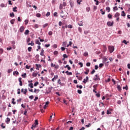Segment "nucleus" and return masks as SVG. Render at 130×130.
Segmentation results:
<instances>
[{
    "instance_id": "nucleus-1",
    "label": "nucleus",
    "mask_w": 130,
    "mask_h": 130,
    "mask_svg": "<svg viewBox=\"0 0 130 130\" xmlns=\"http://www.w3.org/2000/svg\"><path fill=\"white\" fill-rule=\"evenodd\" d=\"M108 50L110 53H112L113 51H114V46H108Z\"/></svg>"
},
{
    "instance_id": "nucleus-2",
    "label": "nucleus",
    "mask_w": 130,
    "mask_h": 130,
    "mask_svg": "<svg viewBox=\"0 0 130 130\" xmlns=\"http://www.w3.org/2000/svg\"><path fill=\"white\" fill-rule=\"evenodd\" d=\"M52 87H49L48 90L46 91L45 94H49V93H51V90L52 89Z\"/></svg>"
},
{
    "instance_id": "nucleus-3",
    "label": "nucleus",
    "mask_w": 130,
    "mask_h": 130,
    "mask_svg": "<svg viewBox=\"0 0 130 130\" xmlns=\"http://www.w3.org/2000/svg\"><path fill=\"white\" fill-rule=\"evenodd\" d=\"M107 25L108 27H111V26H113V21H108L107 22Z\"/></svg>"
},
{
    "instance_id": "nucleus-4",
    "label": "nucleus",
    "mask_w": 130,
    "mask_h": 130,
    "mask_svg": "<svg viewBox=\"0 0 130 130\" xmlns=\"http://www.w3.org/2000/svg\"><path fill=\"white\" fill-rule=\"evenodd\" d=\"M88 81H89V77L86 76V78L84 79L82 82L84 84H86L87 83V82H88Z\"/></svg>"
},
{
    "instance_id": "nucleus-5",
    "label": "nucleus",
    "mask_w": 130,
    "mask_h": 130,
    "mask_svg": "<svg viewBox=\"0 0 130 130\" xmlns=\"http://www.w3.org/2000/svg\"><path fill=\"white\" fill-rule=\"evenodd\" d=\"M69 3L71 6V8L73 9L74 8V1L73 0H70Z\"/></svg>"
},
{
    "instance_id": "nucleus-6",
    "label": "nucleus",
    "mask_w": 130,
    "mask_h": 130,
    "mask_svg": "<svg viewBox=\"0 0 130 130\" xmlns=\"http://www.w3.org/2000/svg\"><path fill=\"white\" fill-rule=\"evenodd\" d=\"M40 54L41 56H44V59L45 58V55H44V50H43V49H42Z\"/></svg>"
},
{
    "instance_id": "nucleus-7",
    "label": "nucleus",
    "mask_w": 130,
    "mask_h": 130,
    "mask_svg": "<svg viewBox=\"0 0 130 130\" xmlns=\"http://www.w3.org/2000/svg\"><path fill=\"white\" fill-rule=\"evenodd\" d=\"M10 121H11V119H10L9 117H7L6 119L5 122H6L7 124H9V123H10Z\"/></svg>"
},
{
    "instance_id": "nucleus-8",
    "label": "nucleus",
    "mask_w": 130,
    "mask_h": 130,
    "mask_svg": "<svg viewBox=\"0 0 130 130\" xmlns=\"http://www.w3.org/2000/svg\"><path fill=\"white\" fill-rule=\"evenodd\" d=\"M19 82V86H23V82H22V78L20 77L18 79Z\"/></svg>"
},
{
    "instance_id": "nucleus-9",
    "label": "nucleus",
    "mask_w": 130,
    "mask_h": 130,
    "mask_svg": "<svg viewBox=\"0 0 130 130\" xmlns=\"http://www.w3.org/2000/svg\"><path fill=\"white\" fill-rule=\"evenodd\" d=\"M67 49V53H69V49L68 48H64V47H61V50L62 51H64Z\"/></svg>"
},
{
    "instance_id": "nucleus-10",
    "label": "nucleus",
    "mask_w": 130,
    "mask_h": 130,
    "mask_svg": "<svg viewBox=\"0 0 130 130\" xmlns=\"http://www.w3.org/2000/svg\"><path fill=\"white\" fill-rule=\"evenodd\" d=\"M25 29V28H24V26H22L20 27L19 28V31L21 33H22V32L24 31V30Z\"/></svg>"
},
{
    "instance_id": "nucleus-11",
    "label": "nucleus",
    "mask_w": 130,
    "mask_h": 130,
    "mask_svg": "<svg viewBox=\"0 0 130 130\" xmlns=\"http://www.w3.org/2000/svg\"><path fill=\"white\" fill-rule=\"evenodd\" d=\"M107 60H108V58H107L106 57H104L103 58V63H105V62H106Z\"/></svg>"
},
{
    "instance_id": "nucleus-12",
    "label": "nucleus",
    "mask_w": 130,
    "mask_h": 130,
    "mask_svg": "<svg viewBox=\"0 0 130 130\" xmlns=\"http://www.w3.org/2000/svg\"><path fill=\"white\" fill-rule=\"evenodd\" d=\"M119 16H120V14H119V13L117 12L115 13V14L114 15V17L115 18H119Z\"/></svg>"
},
{
    "instance_id": "nucleus-13",
    "label": "nucleus",
    "mask_w": 130,
    "mask_h": 130,
    "mask_svg": "<svg viewBox=\"0 0 130 130\" xmlns=\"http://www.w3.org/2000/svg\"><path fill=\"white\" fill-rule=\"evenodd\" d=\"M15 21H16L15 19H13L10 20V23L12 25H14L15 24Z\"/></svg>"
},
{
    "instance_id": "nucleus-14",
    "label": "nucleus",
    "mask_w": 130,
    "mask_h": 130,
    "mask_svg": "<svg viewBox=\"0 0 130 130\" xmlns=\"http://www.w3.org/2000/svg\"><path fill=\"white\" fill-rule=\"evenodd\" d=\"M65 73L69 76H72V75H73V73L72 72H69V71H67Z\"/></svg>"
},
{
    "instance_id": "nucleus-15",
    "label": "nucleus",
    "mask_w": 130,
    "mask_h": 130,
    "mask_svg": "<svg viewBox=\"0 0 130 130\" xmlns=\"http://www.w3.org/2000/svg\"><path fill=\"white\" fill-rule=\"evenodd\" d=\"M0 7L1 8H6L7 7V5H5L4 3H2L1 5H0Z\"/></svg>"
},
{
    "instance_id": "nucleus-16",
    "label": "nucleus",
    "mask_w": 130,
    "mask_h": 130,
    "mask_svg": "<svg viewBox=\"0 0 130 130\" xmlns=\"http://www.w3.org/2000/svg\"><path fill=\"white\" fill-rule=\"evenodd\" d=\"M98 80H99V81H100V77L99 76V77H95V78H93V80L94 81H98Z\"/></svg>"
},
{
    "instance_id": "nucleus-17",
    "label": "nucleus",
    "mask_w": 130,
    "mask_h": 130,
    "mask_svg": "<svg viewBox=\"0 0 130 130\" xmlns=\"http://www.w3.org/2000/svg\"><path fill=\"white\" fill-rule=\"evenodd\" d=\"M28 87H30V88H31V89H33V88L34 87V86H33V83H30L28 84Z\"/></svg>"
},
{
    "instance_id": "nucleus-18",
    "label": "nucleus",
    "mask_w": 130,
    "mask_h": 130,
    "mask_svg": "<svg viewBox=\"0 0 130 130\" xmlns=\"http://www.w3.org/2000/svg\"><path fill=\"white\" fill-rule=\"evenodd\" d=\"M10 17L11 18H14V17H15V14H14V12L10 13Z\"/></svg>"
},
{
    "instance_id": "nucleus-19",
    "label": "nucleus",
    "mask_w": 130,
    "mask_h": 130,
    "mask_svg": "<svg viewBox=\"0 0 130 130\" xmlns=\"http://www.w3.org/2000/svg\"><path fill=\"white\" fill-rule=\"evenodd\" d=\"M29 32H30V31H29L28 29H26L24 32V35H28V34H29Z\"/></svg>"
},
{
    "instance_id": "nucleus-20",
    "label": "nucleus",
    "mask_w": 130,
    "mask_h": 130,
    "mask_svg": "<svg viewBox=\"0 0 130 130\" xmlns=\"http://www.w3.org/2000/svg\"><path fill=\"white\" fill-rule=\"evenodd\" d=\"M121 16L122 17H125V12L124 11H122L121 12Z\"/></svg>"
},
{
    "instance_id": "nucleus-21",
    "label": "nucleus",
    "mask_w": 130,
    "mask_h": 130,
    "mask_svg": "<svg viewBox=\"0 0 130 130\" xmlns=\"http://www.w3.org/2000/svg\"><path fill=\"white\" fill-rule=\"evenodd\" d=\"M117 88L118 89V91H121V87H120V85H117Z\"/></svg>"
},
{
    "instance_id": "nucleus-22",
    "label": "nucleus",
    "mask_w": 130,
    "mask_h": 130,
    "mask_svg": "<svg viewBox=\"0 0 130 130\" xmlns=\"http://www.w3.org/2000/svg\"><path fill=\"white\" fill-rule=\"evenodd\" d=\"M106 11H108V13H109V12H110V7H107L106 8Z\"/></svg>"
},
{
    "instance_id": "nucleus-23",
    "label": "nucleus",
    "mask_w": 130,
    "mask_h": 130,
    "mask_svg": "<svg viewBox=\"0 0 130 130\" xmlns=\"http://www.w3.org/2000/svg\"><path fill=\"white\" fill-rule=\"evenodd\" d=\"M37 75H38V73H36L35 72H34L32 73V77H37Z\"/></svg>"
},
{
    "instance_id": "nucleus-24",
    "label": "nucleus",
    "mask_w": 130,
    "mask_h": 130,
    "mask_svg": "<svg viewBox=\"0 0 130 130\" xmlns=\"http://www.w3.org/2000/svg\"><path fill=\"white\" fill-rule=\"evenodd\" d=\"M13 12H18V10H17V7H14L13 8Z\"/></svg>"
},
{
    "instance_id": "nucleus-25",
    "label": "nucleus",
    "mask_w": 130,
    "mask_h": 130,
    "mask_svg": "<svg viewBox=\"0 0 130 130\" xmlns=\"http://www.w3.org/2000/svg\"><path fill=\"white\" fill-rule=\"evenodd\" d=\"M122 43H124V44H125L126 45V44H127V43H128V42H127L126 40H123L122 41Z\"/></svg>"
},
{
    "instance_id": "nucleus-26",
    "label": "nucleus",
    "mask_w": 130,
    "mask_h": 130,
    "mask_svg": "<svg viewBox=\"0 0 130 130\" xmlns=\"http://www.w3.org/2000/svg\"><path fill=\"white\" fill-rule=\"evenodd\" d=\"M62 46H63V47H67V43L66 42H63L62 43Z\"/></svg>"
},
{
    "instance_id": "nucleus-27",
    "label": "nucleus",
    "mask_w": 130,
    "mask_h": 130,
    "mask_svg": "<svg viewBox=\"0 0 130 130\" xmlns=\"http://www.w3.org/2000/svg\"><path fill=\"white\" fill-rule=\"evenodd\" d=\"M38 84H39V82H38V81H36L34 84V86L35 87H37V85H38Z\"/></svg>"
},
{
    "instance_id": "nucleus-28",
    "label": "nucleus",
    "mask_w": 130,
    "mask_h": 130,
    "mask_svg": "<svg viewBox=\"0 0 130 130\" xmlns=\"http://www.w3.org/2000/svg\"><path fill=\"white\" fill-rule=\"evenodd\" d=\"M77 88H79V89H83V86L82 85H76Z\"/></svg>"
},
{
    "instance_id": "nucleus-29",
    "label": "nucleus",
    "mask_w": 130,
    "mask_h": 130,
    "mask_svg": "<svg viewBox=\"0 0 130 130\" xmlns=\"http://www.w3.org/2000/svg\"><path fill=\"white\" fill-rule=\"evenodd\" d=\"M21 77H22L23 78H26L27 77V74L24 73L23 74H22Z\"/></svg>"
},
{
    "instance_id": "nucleus-30",
    "label": "nucleus",
    "mask_w": 130,
    "mask_h": 130,
    "mask_svg": "<svg viewBox=\"0 0 130 130\" xmlns=\"http://www.w3.org/2000/svg\"><path fill=\"white\" fill-rule=\"evenodd\" d=\"M27 50L28 51H29V52H30V51H31L32 50V47H28L27 48Z\"/></svg>"
},
{
    "instance_id": "nucleus-31",
    "label": "nucleus",
    "mask_w": 130,
    "mask_h": 130,
    "mask_svg": "<svg viewBox=\"0 0 130 130\" xmlns=\"http://www.w3.org/2000/svg\"><path fill=\"white\" fill-rule=\"evenodd\" d=\"M118 10V8H117V6H115L113 7V11L115 12V11H117Z\"/></svg>"
},
{
    "instance_id": "nucleus-32",
    "label": "nucleus",
    "mask_w": 130,
    "mask_h": 130,
    "mask_svg": "<svg viewBox=\"0 0 130 130\" xmlns=\"http://www.w3.org/2000/svg\"><path fill=\"white\" fill-rule=\"evenodd\" d=\"M28 23H29V20H28V19H26L24 20V24L25 25H27Z\"/></svg>"
},
{
    "instance_id": "nucleus-33",
    "label": "nucleus",
    "mask_w": 130,
    "mask_h": 130,
    "mask_svg": "<svg viewBox=\"0 0 130 130\" xmlns=\"http://www.w3.org/2000/svg\"><path fill=\"white\" fill-rule=\"evenodd\" d=\"M13 72V69H8V74H11Z\"/></svg>"
},
{
    "instance_id": "nucleus-34",
    "label": "nucleus",
    "mask_w": 130,
    "mask_h": 130,
    "mask_svg": "<svg viewBox=\"0 0 130 130\" xmlns=\"http://www.w3.org/2000/svg\"><path fill=\"white\" fill-rule=\"evenodd\" d=\"M98 86V84L94 85L93 86V89H94V90H97V88H97V86Z\"/></svg>"
},
{
    "instance_id": "nucleus-35",
    "label": "nucleus",
    "mask_w": 130,
    "mask_h": 130,
    "mask_svg": "<svg viewBox=\"0 0 130 130\" xmlns=\"http://www.w3.org/2000/svg\"><path fill=\"white\" fill-rule=\"evenodd\" d=\"M38 120H35L34 125H36H36H38Z\"/></svg>"
},
{
    "instance_id": "nucleus-36",
    "label": "nucleus",
    "mask_w": 130,
    "mask_h": 130,
    "mask_svg": "<svg viewBox=\"0 0 130 130\" xmlns=\"http://www.w3.org/2000/svg\"><path fill=\"white\" fill-rule=\"evenodd\" d=\"M108 18L109 19H112V15H111V14H108Z\"/></svg>"
},
{
    "instance_id": "nucleus-37",
    "label": "nucleus",
    "mask_w": 130,
    "mask_h": 130,
    "mask_svg": "<svg viewBox=\"0 0 130 130\" xmlns=\"http://www.w3.org/2000/svg\"><path fill=\"white\" fill-rule=\"evenodd\" d=\"M36 16L38 17V18H40L41 17V14L40 13H37L36 14Z\"/></svg>"
},
{
    "instance_id": "nucleus-38",
    "label": "nucleus",
    "mask_w": 130,
    "mask_h": 130,
    "mask_svg": "<svg viewBox=\"0 0 130 130\" xmlns=\"http://www.w3.org/2000/svg\"><path fill=\"white\" fill-rule=\"evenodd\" d=\"M123 89L125 90H128V87H127V85H126L125 86L123 87Z\"/></svg>"
},
{
    "instance_id": "nucleus-39",
    "label": "nucleus",
    "mask_w": 130,
    "mask_h": 130,
    "mask_svg": "<svg viewBox=\"0 0 130 130\" xmlns=\"http://www.w3.org/2000/svg\"><path fill=\"white\" fill-rule=\"evenodd\" d=\"M99 67V68H103V67H104V64L101 63H100Z\"/></svg>"
},
{
    "instance_id": "nucleus-40",
    "label": "nucleus",
    "mask_w": 130,
    "mask_h": 130,
    "mask_svg": "<svg viewBox=\"0 0 130 130\" xmlns=\"http://www.w3.org/2000/svg\"><path fill=\"white\" fill-rule=\"evenodd\" d=\"M36 44H38V45H41V43H40V42H39V40H37L36 41Z\"/></svg>"
},
{
    "instance_id": "nucleus-41",
    "label": "nucleus",
    "mask_w": 130,
    "mask_h": 130,
    "mask_svg": "<svg viewBox=\"0 0 130 130\" xmlns=\"http://www.w3.org/2000/svg\"><path fill=\"white\" fill-rule=\"evenodd\" d=\"M46 17H49V16H50V12H48L46 14Z\"/></svg>"
},
{
    "instance_id": "nucleus-42",
    "label": "nucleus",
    "mask_w": 130,
    "mask_h": 130,
    "mask_svg": "<svg viewBox=\"0 0 130 130\" xmlns=\"http://www.w3.org/2000/svg\"><path fill=\"white\" fill-rule=\"evenodd\" d=\"M3 52H4V49H3V48H0V54H3Z\"/></svg>"
},
{
    "instance_id": "nucleus-43",
    "label": "nucleus",
    "mask_w": 130,
    "mask_h": 130,
    "mask_svg": "<svg viewBox=\"0 0 130 130\" xmlns=\"http://www.w3.org/2000/svg\"><path fill=\"white\" fill-rule=\"evenodd\" d=\"M94 2H96L95 5L96 6H98V5H99V1H98V0H94Z\"/></svg>"
},
{
    "instance_id": "nucleus-44",
    "label": "nucleus",
    "mask_w": 130,
    "mask_h": 130,
    "mask_svg": "<svg viewBox=\"0 0 130 130\" xmlns=\"http://www.w3.org/2000/svg\"><path fill=\"white\" fill-rule=\"evenodd\" d=\"M78 31L80 33H82V28L81 27H78Z\"/></svg>"
},
{
    "instance_id": "nucleus-45",
    "label": "nucleus",
    "mask_w": 130,
    "mask_h": 130,
    "mask_svg": "<svg viewBox=\"0 0 130 130\" xmlns=\"http://www.w3.org/2000/svg\"><path fill=\"white\" fill-rule=\"evenodd\" d=\"M83 55H84V56H87V55H88V52H84V54H83Z\"/></svg>"
},
{
    "instance_id": "nucleus-46",
    "label": "nucleus",
    "mask_w": 130,
    "mask_h": 130,
    "mask_svg": "<svg viewBox=\"0 0 130 130\" xmlns=\"http://www.w3.org/2000/svg\"><path fill=\"white\" fill-rule=\"evenodd\" d=\"M28 45H31V46H33L34 45V43H33L32 42H31V43H29L28 44Z\"/></svg>"
},
{
    "instance_id": "nucleus-47",
    "label": "nucleus",
    "mask_w": 130,
    "mask_h": 130,
    "mask_svg": "<svg viewBox=\"0 0 130 130\" xmlns=\"http://www.w3.org/2000/svg\"><path fill=\"white\" fill-rule=\"evenodd\" d=\"M27 92H28V90H27V89H25L23 92V94H24V95H26V94H27Z\"/></svg>"
},
{
    "instance_id": "nucleus-48",
    "label": "nucleus",
    "mask_w": 130,
    "mask_h": 130,
    "mask_svg": "<svg viewBox=\"0 0 130 130\" xmlns=\"http://www.w3.org/2000/svg\"><path fill=\"white\" fill-rule=\"evenodd\" d=\"M78 64H79V66H80V68H83V63H82V62H79L78 63Z\"/></svg>"
},
{
    "instance_id": "nucleus-49",
    "label": "nucleus",
    "mask_w": 130,
    "mask_h": 130,
    "mask_svg": "<svg viewBox=\"0 0 130 130\" xmlns=\"http://www.w3.org/2000/svg\"><path fill=\"white\" fill-rule=\"evenodd\" d=\"M77 93H78V94H82V90L81 89H78L77 90Z\"/></svg>"
},
{
    "instance_id": "nucleus-50",
    "label": "nucleus",
    "mask_w": 130,
    "mask_h": 130,
    "mask_svg": "<svg viewBox=\"0 0 130 130\" xmlns=\"http://www.w3.org/2000/svg\"><path fill=\"white\" fill-rule=\"evenodd\" d=\"M90 7H86V12H90Z\"/></svg>"
},
{
    "instance_id": "nucleus-51",
    "label": "nucleus",
    "mask_w": 130,
    "mask_h": 130,
    "mask_svg": "<svg viewBox=\"0 0 130 130\" xmlns=\"http://www.w3.org/2000/svg\"><path fill=\"white\" fill-rule=\"evenodd\" d=\"M15 74L16 75H19V72H18V71H14L13 75H15Z\"/></svg>"
},
{
    "instance_id": "nucleus-52",
    "label": "nucleus",
    "mask_w": 130,
    "mask_h": 130,
    "mask_svg": "<svg viewBox=\"0 0 130 130\" xmlns=\"http://www.w3.org/2000/svg\"><path fill=\"white\" fill-rule=\"evenodd\" d=\"M63 5L62 4H60L59 5V10H62Z\"/></svg>"
},
{
    "instance_id": "nucleus-53",
    "label": "nucleus",
    "mask_w": 130,
    "mask_h": 130,
    "mask_svg": "<svg viewBox=\"0 0 130 130\" xmlns=\"http://www.w3.org/2000/svg\"><path fill=\"white\" fill-rule=\"evenodd\" d=\"M54 55H56L58 54V51H54Z\"/></svg>"
},
{
    "instance_id": "nucleus-54",
    "label": "nucleus",
    "mask_w": 130,
    "mask_h": 130,
    "mask_svg": "<svg viewBox=\"0 0 130 130\" xmlns=\"http://www.w3.org/2000/svg\"><path fill=\"white\" fill-rule=\"evenodd\" d=\"M81 2H82V0H77V3L78 5H81Z\"/></svg>"
},
{
    "instance_id": "nucleus-55",
    "label": "nucleus",
    "mask_w": 130,
    "mask_h": 130,
    "mask_svg": "<svg viewBox=\"0 0 130 130\" xmlns=\"http://www.w3.org/2000/svg\"><path fill=\"white\" fill-rule=\"evenodd\" d=\"M91 124L89 123H88V124L86 125L85 126L86 127H90V126H91Z\"/></svg>"
},
{
    "instance_id": "nucleus-56",
    "label": "nucleus",
    "mask_w": 130,
    "mask_h": 130,
    "mask_svg": "<svg viewBox=\"0 0 130 130\" xmlns=\"http://www.w3.org/2000/svg\"><path fill=\"white\" fill-rule=\"evenodd\" d=\"M68 28H69V29H72V28H73V25H72V24H69V25H68Z\"/></svg>"
},
{
    "instance_id": "nucleus-57",
    "label": "nucleus",
    "mask_w": 130,
    "mask_h": 130,
    "mask_svg": "<svg viewBox=\"0 0 130 130\" xmlns=\"http://www.w3.org/2000/svg\"><path fill=\"white\" fill-rule=\"evenodd\" d=\"M95 94H96V97H98V98H99V97H100V93L96 92V93H95Z\"/></svg>"
},
{
    "instance_id": "nucleus-58",
    "label": "nucleus",
    "mask_w": 130,
    "mask_h": 130,
    "mask_svg": "<svg viewBox=\"0 0 130 130\" xmlns=\"http://www.w3.org/2000/svg\"><path fill=\"white\" fill-rule=\"evenodd\" d=\"M86 67H90V66H91V63H90V62H87L86 63Z\"/></svg>"
},
{
    "instance_id": "nucleus-59",
    "label": "nucleus",
    "mask_w": 130,
    "mask_h": 130,
    "mask_svg": "<svg viewBox=\"0 0 130 130\" xmlns=\"http://www.w3.org/2000/svg\"><path fill=\"white\" fill-rule=\"evenodd\" d=\"M63 57L64 58H68V55H67V54H64L63 55Z\"/></svg>"
},
{
    "instance_id": "nucleus-60",
    "label": "nucleus",
    "mask_w": 130,
    "mask_h": 130,
    "mask_svg": "<svg viewBox=\"0 0 130 130\" xmlns=\"http://www.w3.org/2000/svg\"><path fill=\"white\" fill-rule=\"evenodd\" d=\"M49 46H50V44H49L45 45V47H46L47 48L49 47Z\"/></svg>"
},
{
    "instance_id": "nucleus-61",
    "label": "nucleus",
    "mask_w": 130,
    "mask_h": 130,
    "mask_svg": "<svg viewBox=\"0 0 130 130\" xmlns=\"http://www.w3.org/2000/svg\"><path fill=\"white\" fill-rule=\"evenodd\" d=\"M31 66H28V65H26L25 66V68L27 69V70H29V69H30Z\"/></svg>"
},
{
    "instance_id": "nucleus-62",
    "label": "nucleus",
    "mask_w": 130,
    "mask_h": 130,
    "mask_svg": "<svg viewBox=\"0 0 130 130\" xmlns=\"http://www.w3.org/2000/svg\"><path fill=\"white\" fill-rule=\"evenodd\" d=\"M48 34L50 36H51V35H52V34H53V32H52V31H49Z\"/></svg>"
},
{
    "instance_id": "nucleus-63",
    "label": "nucleus",
    "mask_w": 130,
    "mask_h": 130,
    "mask_svg": "<svg viewBox=\"0 0 130 130\" xmlns=\"http://www.w3.org/2000/svg\"><path fill=\"white\" fill-rule=\"evenodd\" d=\"M95 70L93 69L92 72L90 73L91 75H93L95 73Z\"/></svg>"
},
{
    "instance_id": "nucleus-64",
    "label": "nucleus",
    "mask_w": 130,
    "mask_h": 130,
    "mask_svg": "<svg viewBox=\"0 0 130 130\" xmlns=\"http://www.w3.org/2000/svg\"><path fill=\"white\" fill-rule=\"evenodd\" d=\"M54 17H57V12H54Z\"/></svg>"
}]
</instances>
